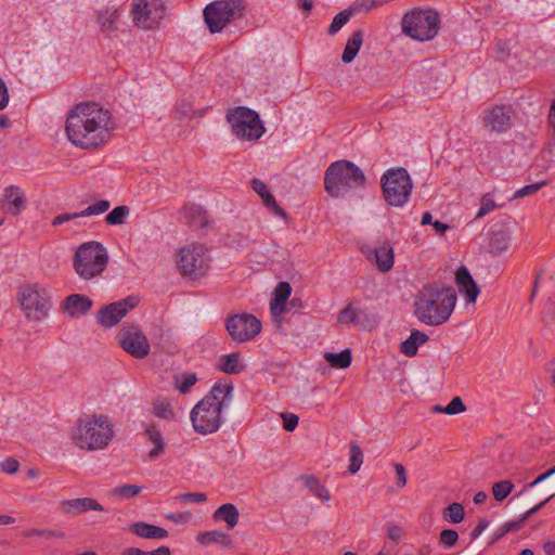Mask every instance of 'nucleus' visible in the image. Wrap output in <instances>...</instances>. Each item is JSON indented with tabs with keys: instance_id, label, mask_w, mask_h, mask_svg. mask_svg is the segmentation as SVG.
I'll list each match as a JSON object with an SVG mask.
<instances>
[{
	"instance_id": "nucleus-1",
	"label": "nucleus",
	"mask_w": 555,
	"mask_h": 555,
	"mask_svg": "<svg viewBox=\"0 0 555 555\" xmlns=\"http://www.w3.org/2000/svg\"><path fill=\"white\" fill-rule=\"evenodd\" d=\"M114 129L111 112L95 102L76 104L69 111L65 125L68 141L83 150L105 145Z\"/></svg>"
},
{
	"instance_id": "nucleus-2",
	"label": "nucleus",
	"mask_w": 555,
	"mask_h": 555,
	"mask_svg": "<svg viewBox=\"0 0 555 555\" xmlns=\"http://www.w3.org/2000/svg\"><path fill=\"white\" fill-rule=\"evenodd\" d=\"M233 384L216 382L208 393L192 409L190 418L197 434L217 433L224 423L225 413L233 401Z\"/></svg>"
},
{
	"instance_id": "nucleus-3",
	"label": "nucleus",
	"mask_w": 555,
	"mask_h": 555,
	"mask_svg": "<svg viewBox=\"0 0 555 555\" xmlns=\"http://www.w3.org/2000/svg\"><path fill=\"white\" fill-rule=\"evenodd\" d=\"M456 294L452 287L425 285L414 300V314L426 325L438 326L446 323L456 305Z\"/></svg>"
},
{
	"instance_id": "nucleus-4",
	"label": "nucleus",
	"mask_w": 555,
	"mask_h": 555,
	"mask_svg": "<svg viewBox=\"0 0 555 555\" xmlns=\"http://www.w3.org/2000/svg\"><path fill=\"white\" fill-rule=\"evenodd\" d=\"M114 437L113 426L106 415L89 414L80 417L72 433L73 443L85 451L105 449Z\"/></svg>"
},
{
	"instance_id": "nucleus-5",
	"label": "nucleus",
	"mask_w": 555,
	"mask_h": 555,
	"mask_svg": "<svg viewBox=\"0 0 555 555\" xmlns=\"http://www.w3.org/2000/svg\"><path fill=\"white\" fill-rule=\"evenodd\" d=\"M366 178L362 169L350 160L332 163L324 176L325 191L333 197H340L351 190L365 185Z\"/></svg>"
},
{
	"instance_id": "nucleus-6",
	"label": "nucleus",
	"mask_w": 555,
	"mask_h": 555,
	"mask_svg": "<svg viewBox=\"0 0 555 555\" xmlns=\"http://www.w3.org/2000/svg\"><path fill=\"white\" fill-rule=\"evenodd\" d=\"M108 255L102 243L90 241L81 244L73 260V267L79 278L91 280L100 275L106 268Z\"/></svg>"
},
{
	"instance_id": "nucleus-7",
	"label": "nucleus",
	"mask_w": 555,
	"mask_h": 555,
	"mask_svg": "<svg viewBox=\"0 0 555 555\" xmlns=\"http://www.w3.org/2000/svg\"><path fill=\"white\" fill-rule=\"evenodd\" d=\"M402 33L418 41H429L440 29L439 13L433 9H413L401 21Z\"/></svg>"
},
{
	"instance_id": "nucleus-8",
	"label": "nucleus",
	"mask_w": 555,
	"mask_h": 555,
	"mask_svg": "<svg viewBox=\"0 0 555 555\" xmlns=\"http://www.w3.org/2000/svg\"><path fill=\"white\" fill-rule=\"evenodd\" d=\"M385 202L392 207H403L410 201L413 182L405 168H390L380 178Z\"/></svg>"
},
{
	"instance_id": "nucleus-9",
	"label": "nucleus",
	"mask_w": 555,
	"mask_h": 555,
	"mask_svg": "<svg viewBox=\"0 0 555 555\" xmlns=\"http://www.w3.org/2000/svg\"><path fill=\"white\" fill-rule=\"evenodd\" d=\"M246 0H215L204 11V21L211 34L221 33L231 22L242 18Z\"/></svg>"
},
{
	"instance_id": "nucleus-10",
	"label": "nucleus",
	"mask_w": 555,
	"mask_h": 555,
	"mask_svg": "<svg viewBox=\"0 0 555 555\" xmlns=\"http://www.w3.org/2000/svg\"><path fill=\"white\" fill-rule=\"evenodd\" d=\"M233 135L240 140L257 141L264 132L263 124L254 109L246 106L230 108L225 115Z\"/></svg>"
},
{
	"instance_id": "nucleus-11",
	"label": "nucleus",
	"mask_w": 555,
	"mask_h": 555,
	"mask_svg": "<svg viewBox=\"0 0 555 555\" xmlns=\"http://www.w3.org/2000/svg\"><path fill=\"white\" fill-rule=\"evenodd\" d=\"M177 266L181 274L191 280L205 276L210 267L206 247L202 244L182 247L177 256Z\"/></svg>"
},
{
	"instance_id": "nucleus-12",
	"label": "nucleus",
	"mask_w": 555,
	"mask_h": 555,
	"mask_svg": "<svg viewBox=\"0 0 555 555\" xmlns=\"http://www.w3.org/2000/svg\"><path fill=\"white\" fill-rule=\"evenodd\" d=\"M20 305L27 319L41 321L49 315L51 297L44 287L38 284H28L21 288Z\"/></svg>"
},
{
	"instance_id": "nucleus-13",
	"label": "nucleus",
	"mask_w": 555,
	"mask_h": 555,
	"mask_svg": "<svg viewBox=\"0 0 555 555\" xmlns=\"http://www.w3.org/2000/svg\"><path fill=\"white\" fill-rule=\"evenodd\" d=\"M166 15L164 0H132L133 25L143 30L157 29Z\"/></svg>"
},
{
	"instance_id": "nucleus-14",
	"label": "nucleus",
	"mask_w": 555,
	"mask_h": 555,
	"mask_svg": "<svg viewBox=\"0 0 555 555\" xmlns=\"http://www.w3.org/2000/svg\"><path fill=\"white\" fill-rule=\"evenodd\" d=\"M261 328L260 320L250 313L230 314L225 319V330L229 336L238 344L253 340L261 332Z\"/></svg>"
},
{
	"instance_id": "nucleus-15",
	"label": "nucleus",
	"mask_w": 555,
	"mask_h": 555,
	"mask_svg": "<svg viewBox=\"0 0 555 555\" xmlns=\"http://www.w3.org/2000/svg\"><path fill=\"white\" fill-rule=\"evenodd\" d=\"M116 339L121 349L135 359H144L150 354V341L138 324L124 325Z\"/></svg>"
},
{
	"instance_id": "nucleus-16",
	"label": "nucleus",
	"mask_w": 555,
	"mask_h": 555,
	"mask_svg": "<svg viewBox=\"0 0 555 555\" xmlns=\"http://www.w3.org/2000/svg\"><path fill=\"white\" fill-rule=\"evenodd\" d=\"M137 305L138 300L132 296L108 304L98 311L96 321L101 326L111 328L117 325Z\"/></svg>"
},
{
	"instance_id": "nucleus-17",
	"label": "nucleus",
	"mask_w": 555,
	"mask_h": 555,
	"mask_svg": "<svg viewBox=\"0 0 555 555\" xmlns=\"http://www.w3.org/2000/svg\"><path fill=\"white\" fill-rule=\"evenodd\" d=\"M512 116L509 105H494L483 111L482 125L492 132L505 133L512 127Z\"/></svg>"
},
{
	"instance_id": "nucleus-18",
	"label": "nucleus",
	"mask_w": 555,
	"mask_h": 555,
	"mask_svg": "<svg viewBox=\"0 0 555 555\" xmlns=\"http://www.w3.org/2000/svg\"><path fill=\"white\" fill-rule=\"evenodd\" d=\"M60 508L67 515H79L88 511H103V506L92 498H79L73 500H62Z\"/></svg>"
},
{
	"instance_id": "nucleus-19",
	"label": "nucleus",
	"mask_w": 555,
	"mask_h": 555,
	"mask_svg": "<svg viewBox=\"0 0 555 555\" xmlns=\"http://www.w3.org/2000/svg\"><path fill=\"white\" fill-rule=\"evenodd\" d=\"M92 305L93 302L88 296L72 294L64 299L62 308L69 317L78 318L87 314Z\"/></svg>"
},
{
	"instance_id": "nucleus-20",
	"label": "nucleus",
	"mask_w": 555,
	"mask_h": 555,
	"mask_svg": "<svg viewBox=\"0 0 555 555\" xmlns=\"http://www.w3.org/2000/svg\"><path fill=\"white\" fill-rule=\"evenodd\" d=\"M455 282L461 293H465L467 304H474L479 295V287L473 280L468 269L464 266L460 267L455 274Z\"/></svg>"
},
{
	"instance_id": "nucleus-21",
	"label": "nucleus",
	"mask_w": 555,
	"mask_h": 555,
	"mask_svg": "<svg viewBox=\"0 0 555 555\" xmlns=\"http://www.w3.org/2000/svg\"><path fill=\"white\" fill-rule=\"evenodd\" d=\"M253 190L261 197L263 205L270 209L272 215L283 219L287 218L286 211L279 206L267 184L260 179L254 178L250 181Z\"/></svg>"
},
{
	"instance_id": "nucleus-22",
	"label": "nucleus",
	"mask_w": 555,
	"mask_h": 555,
	"mask_svg": "<svg viewBox=\"0 0 555 555\" xmlns=\"http://www.w3.org/2000/svg\"><path fill=\"white\" fill-rule=\"evenodd\" d=\"M4 209L12 216H18L25 207L26 197L21 188L10 185L4 189Z\"/></svg>"
},
{
	"instance_id": "nucleus-23",
	"label": "nucleus",
	"mask_w": 555,
	"mask_h": 555,
	"mask_svg": "<svg viewBox=\"0 0 555 555\" xmlns=\"http://www.w3.org/2000/svg\"><path fill=\"white\" fill-rule=\"evenodd\" d=\"M366 257L370 261H375L380 272H388L393 267L395 253L388 242H384L374 249L373 254H367Z\"/></svg>"
},
{
	"instance_id": "nucleus-24",
	"label": "nucleus",
	"mask_w": 555,
	"mask_h": 555,
	"mask_svg": "<svg viewBox=\"0 0 555 555\" xmlns=\"http://www.w3.org/2000/svg\"><path fill=\"white\" fill-rule=\"evenodd\" d=\"M129 531L142 539L164 540L168 538V531L163 528L145 521H137L129 526Z\"/></svg>"
},
{
	"instance_id": "nucleus-25",
	"label": "nucleus",
	"mask_w": 555,
	"mask_h": 555,
	"mask_svg": "<svg viewBox=\"0 0 555 555\" xmlns=\"http://www.w3.org/2000/svg\"><path fill=\"white\" fill-rule=\"evenodd\" d=\"M216 369L224 374L237 375L241 374L246 365L241 359L238 352L222 354L217 359Z\"/></svg>"
},
{
	"instance_id": "nucleus-26",
	"label": "nucleus",
	"mask_w": 555,
	"mask_h": 555,
	"mask_svg": "<svg viewBox=\"0 0 555 555\" xmlns=\"http://www.w3.org/2000/svg\"><path fill=\"white\" fill-rule=\"evenodd\" d=\"M429 337L420 330H412L410 336L400 345V352L412 358L417 354L418 347L426 344Z\"/></svg>"
},
{
	"instance_id": "nucleus-27",
	"label": "nucleus",
	"mask_w": 555,
	"mask_h": 555,
	"mask_svg": "<svg viewBox=\"0 0 555 555\" xmlns=\"http://www.w3.org/2000/svg\"><path fill=\"white\" fill-rule=\"evenodd\" d=\"M212 519L216 522L224 521L228 529H233L238 524L240 512L234 504L225 503L214 512Z\"/></svg>"
},
{
	"instance_id": "nucleus-28",
	"label": "nucleus",
	"mask_w": 555,
	"mask_h": 555,
	"mask_svg": "<svg viewBox=\"0 0 555 555\" xmlns=\"http://www.w3.org/2000/svg\"><path fill=\"white\" fill-rule=\"evenodd\" d=\"M196 541L203 545L216 543L227 548L232 547L233 544L231 537L221 530L199 532L196 537Z\"/></svg>"
},
{
	"instance_id": "nucleus-29",
	"label": "nucleus",
	"mask_w": 555,
	"mask_h": 555,
	"mask_svg": "<svg viewBox=\"0 0 555 555\" xmlns=\"http://www.w3.org/2000/svg\"><path fill=\"white\" fill-rule=\"evenodd\" d=\"M363 43V31L361 29L354 30L348 38L345 49L341 54V61L348 64L354 60Z\"/></svg>"
},
{
	"instance_id": "nucleus-30",
	"label": "nucleus",
	"mask_w": 555,
	"mask_h": 555,
	"mask_svg": "<svg viewBox=\"0 0 555 555\" xmlns=\"http://www.w3.org/2000/svg\"><path fill=\"white\" fill-rule=\"evenodd\" d=\"M304 486L317 498L327 502L331 500L330 491L325 488L321 481L312 475H304L301 477Z\"/></svg>"
},
{
	"instance_id": "nucleus-31",
	"label": "nucleus",
	"mask_w": 555,
	"mask_h": 555,
	"mask_svg": "<svg viewBox=\"0 0 555 555\" xmlns=\"http://www.w3.org/2000/svg\"><path fill=\"white\" fill-rule=\"evenodd\" d=\"M555 496V494H551L550 496H547L545 500H543L542 502H540L539 504L534 505L533 507L529 508L524 515L522 517L519 519V520H511V521H506L502 525V527L504 528L505 532L506 533H509V532H516L520 529L521 527V524L531 515L535 514L537 512H539L541 508H543Z\"/></svg>"
},
{
	"instance_id": "nucleus-32",
	"label": "nucleus",
	"mask_w": 555,
	"mask_h": 555,
	"mask_svg": "<svg viewBox=\"0 0 555 555\" xmlns=\"http://www.w3.org/2000/svg\"><path fill=\"white\" fill-rule=\"evenodd\" d=\"M145 434L149 440L154 444V448L149 452L150 459H155L164 452L165 441L160 430L156 426L146 428Z\"/></svg>"
},
{
	"instance_id": "nucleus-33",
	"label": "nucleus",
	"mask_w": 555,
	"mask_h": 555,
	"mask_svg": "<svg viewBox=\"0 0 555 555\" xmlns=\"http://www.w3.org/2000/svg\"><path fill=\"white\" fill-rule=\"evenodd\" d=\"M326 362L335 369H347L350 366L352 361V354L349 349H345L338 353L326 352L324 354Z\"/></svg>"
},
{
	"instance_id": "nucleus-34",
	"label": "nucleus",
	"mask_w": 555,
	"mask_h": 555,
	"mask_svg": "<svg viewBox=\"0 0 555 555\" xmlns=\"http://www.w3.org/2000/svg\"><path fill=\"white\" fill-rule=\"evenodd\" d=\"M490 250L495 254L503 253L509 247V236L504 231L492 232L489 243Z\"/></svg>"
},
{
	"instance_id": "nucleus-35",
	"label": "nucleus",
	"mask_w": 555,
	"mask_h": 555,
	"mask_svg": "<svg viewBox=\"0 0 555 555\" xmlns=\"http://www.w3.org/2000/svg\"><path fill=\"white\" fill-rule=\"evenodd\" d=\"M142 491V487L137 485H122L111 489L109 495L121 500H128L137 496Z\"/></svg>"
},
{
	"instance_id": "nucleus-36",
	"label": "nucleus",
	"mask_w": 555,
	"mask_h": 555,
	"mask_svg": "<svg viewBox=\"0 0 555 555\" xmlns=\"http://www.w3.org/2000/svg\"><path fill=\"white\" fill-rule=\"evenodd\" d=\"M129 214L130 209L128 206H117L105 216V222L109 225L124 224Z\"/></svg>"
},
{
	"instance_id": "nucleus-37",
	"label": "nucleus",
	"mask_w": 555,
	"mask_h": 555,
	"mask_svg": "<svg viewBox=\"0 0 555 555\" xmlns=\"http://www.w3.org/2000/svg\"><path fill=\"white\" fill-rule=\"evenodd\" d=\"M120 14L117 9L109 11L105 10L104 12H100L99 23L102 30H114L116 29V23L119 18Z\"/></svg>"
},
{
	"instance_id": "nucleus-38",
	"label": "nucleus",
	"mask_w": 555,
	"mask_h": 555,
	"mask_svg": "<svg viewBox=\"0 0 555 555\" xmlns=\"http://www.w3.org/2000/svg\"><path fill=\"white\" fill-rule=\"evenodd\" d=\"M363 463V452L360 446L356 442L350 443V459L348 470L350 474H356L359 472L361 465Z\"/></svg>"
},
{
	"instance_id": "nucleus-39",
	"label": "nucleus",
	"mask_w": 555,
	"mask_h": 555,
	"mask_svg": "<svg viewBox=\"0 0 555 555\" xmlns=\"http://www.w3.org/2000/svg\"><path fill=\"white\" fill-rule=\"evenodd\" d=\"M465 511L461 503H451L444 511L443 518L452 524H459L464 520Z\"/></svg>"
},
{
	"instance_id": "nucleus-40",
	"label": "nucleus",
	"mask_w": 555,
	"mask_h": 555,
	"mask_svg": "<svg viewBox=\"0 0 555 555\" xmlns=\"http://www.w3.org/2000/svg\"><path fill=\"white\" fill-rule=\"evenodd\" d=\"M352 13L350 8L337 13L328 27V35L337 34L349 22Z\"/></svg>"
},
{
	"instance_id": "nucleus-41",
	"label": "nucleus",
	"mask_w": 555,
	"mask_h": 555,
	"mask_svg": "<svg viewBox=\"0 0 555 555\" xmlns=\"http://www.w3.org/2000/svg\"><path fill=\"white\" fill-rule=\"evenodd\" d=\"M198 378L195 373L188 372L176 377V388L181 393H188L190 389L197 383Z\"/></svg>"
},
{
	"instance_id": "nucleus-42",
	"label": "nucleus",
	"mask_w": 555,
	"mask_h": 555,
	"mask_svg": "<svg viewBox=\"0 0 555 555\" xmlns=\"http://www.w3.org/2000/svg\"><path fill=\"white\" fill-rule=\"evenodd\" d=\"M361 310L353 309L351 304L346 306L339 313L337 321L340 324H358Z\"/></svg>"
},
{
	"instance_id": "nucleus-43",
	"label": "nucleus",
	"mask_w": 555,
	"mask_h": 555,
	"mask_svg": "<svg viewBox=\"0 0 555 555\" xmlns=\"http://www.w3.org/2000/svg\"><path fill=\"white\" fill-rule=\"evenodd\" d=\"M111 207L107 199H100L80 211L81 217L99 216L106 212Z\"/></svg>"
},
{
	"instance_id": "nucleus-44",
	"label": "nucleus",
	"mask_w": 555,
	"mask_h": 555,
	"mask_svg": "<svg viewBox=\"0 0 555 555\" xmlns=\"http://www.w3.org/2000/svg\"><path fill=\"white\" fill-rule=\"evenodd\" d=\"M514 485L509 480H502L493 483L492 493L496 501L501 502L505 500L508 494L512 492Z\"/></svg>"
},
{
	"instance_id": "nucleus-45",
	"label": "nucleus",
	"mask_w": 555,
	"mask_h": 555,
	"mask_svg": "<svg viewBox=\"0 0 555 555\" xmlns=\"http://www.w3.org/2000/svg\"><path fill=\"white\" fill-rule=\"evenodd\" d=\"M546 184H547V181H545V180L539 181V182H535L532 184H527V185L520 188L519 190H517L514 193L513 198H522L525 196L532 195V194L537 193L540 189L545 186Z\"/></svg>"
},
{
	"instance_id": "nucleus-46",
	"label": "nucleus",
	"mask_w": 555,
	"mask_h": 555,
	"mask_svg": "<svg viewBox=\"0 0 555 555\" xmlns=\"http://www.w3.org/2000/svg\"><path fill=\"white\" fill-rule=\"evenodd\" d=\"M386 0H361L350 5L351 11L354 12H369L372 8L383 5Z\"/></svg>"
},
{
	"instance_id": "nucleus-47",
	"label": "nucleus",
	"mask_w": 555,
	"mask_h": 555,
	"mask_svg": "<svg viewBox=\"0 0 555 555\" xmlns=\"http://www.w3.org/2000/svg\"><path fill=\"white\" fill-rule=\"evenodd\" d=\"M292 294V286L288 282H280L274 289L273 298L279 302H286Z\"/></svg>"
},
{
	"instance_id": "nucleus-48",
	"label": "nucleus",
	"mask_w": 555,
	"mask_h": 555,
	"mask_svg": "<svg viewBox=\"0 0 555 555\" xmlns=\"http://www.w3.org/2000/svg\"><path fill=\"white\" fill-rule=\"evenodd\" d=\"M440 543L446 546L447 548L453 547L457 540H459V533L453 529H443L440 532Z\"/></svg>"
},
{
	"instance_id": "nucleus-49",
	"label": "nucleus",
	"mask_w": 555,
	"mask_h": 555,
	"mask_svg": "<svg viewBox=\"0 0 555 555\" xmlns=\"http://www.w3.org/2000/svg\"><path fill=\"white\" fill-rule=\"evenodd\" d=\"M178 500L184 504L206 502L207 495L199 492H186L178 495Z\"/></svg>"
},
{
	"instance_id": "nucleus-50",
	"label": "nucleus",
	"mask_w": 555,
	"mask_h": 555,
	"mask_svg": "<svg viewBox=\"0 0 555 555\" xmlns=\"http://www.w3.org/2000/svg\"><path fill=\"white\" fill-rule=\"evenodd\" d=\"M465 410H466V406L460 397H454L446 405V414H448V415L460 414V413L464 412Z\"/></svg>"
},
{
	"instance_id": "nucleus-51",
	"label": "nucleus",
	"mask_w": 555,
	"mask_h": 555,
	"mask_svg": "<svg viewBox=\"0 0 555 555\" xmlns=\"http://www.w3.org/2000/svg\"><path fill=\"white\" fill-rule=\"evenodd\" d=\"M283 428L286 431H294L299 423V417L294 413H282Z\"/></svg>"
},
{
	"instance_id": "nucleus-52",
	"label": "nucleus",
	"mask_w": 555,
	"mask_h": 555,
	"mask_svg": "<svg viewBox=\"0 0 555 555\" xmlns=\"http://www.w3.org/2000/svg\"><path fill=\"white\" fill-rule=\"evenodd\" d=\"M23 535L26 538H33V537H41V538H53L57 537L56 532L51 529H36L31 528L23 532Z\"/></svg>"
},
{
	"instance_id": "nucleus-53",
	"label": "nucleus",
	"mask_w": 555,
	"mask_h": 555,
	"mask_svg": "<svg viewBox=\"0 0 555 555\" xmlns=\"http://www.w3.org/2000/svg\"><path fill=\"white\" fill-rule=\"evenodd\" d=\"M20 463L17 460L13 457H7L0 463V469L1 472L13 475L18 470Z\"/></svg>"
},
{
	"instance_id": "nucleus-54",
	"label": "nucleus",
	"mask_w": 555,
	"mask_h": 555,
	"mask_svg": "<svg viewBox=\"0 0 555 555\" xmlns=\"http://www.w3.org/2000/svg\"><path fill=\"white\" fill-rule=\"evenodd\" d=\"M496 208V204L492 198H482L480 207L476 214V218H482Z\"/></svg>"
},
{
	"instance_id": "nucleus-55",
	"label": "nucleus",
	"mask_w": 555,
	"mask_h": 555,
	"mask_svg": "<svg viewBox=\"0 0 555 555\" xmlns=\"http://www.w3.org/2000/svg\"><path fill=\"white\" fill-rule=\"evenodd\" d=\"M166 518L175 524H186L191 518L189 512H176L166 515Z\"/></svg>"
},
{
	"instance_id": "nucleus-56",
	"label": "nucleus",
	"mask_w": 555,
	"mask_h": 555,
	"mask_svg": "<svg viewBox=\"0 0 555 555\" xmlns=\"http://www.w3.org/2000/svg\"><path fill=\"white\" fill-rule=\"evenodd\" d=\"M286 310V302H279L276 299L270 301V312L274 319L280 318Z\"/></svg>"
},
{
	"instance_id": "nucleus-57",
	"label": "nucleus",
	"mask_w": 555,
	"mask_h": 555,
	"mask_svg": "<svg viewBox=\"0 0 555 555\" xmlns=\"http://www.w3.org/2000/svg\"><path fill=\"white\" fill-rule=\"evenodd\" d=\"M395 470L397 475V486L403 488L408 482L405 468L402 464L396 463Z\"/></svg>"
},
{
	"instance_id": "nucleus-58",
	"label": "nucleus",
	"mask_w": 555,
	"mask_h": 555,
	"mask_svg": "<svg viewBox=\"0 0 555 555\" xmlns=\"http://www.w3.org/2000/svg\"><path fill=\"white\" fill-rule=\"evenodd\" d=\"M76 218H81L80 216V211L79 212H73V214H62V215H57L56 217H54V219L52 220V225L53 227H56V225H61L67 221H70V220H74Z\"/></svg>"
},
{
	"instance_id": "nucleus-59",
	"label": "nucleus",
	"mask_w": 555,
	"mask_h": 555,
	"mask_svg": "<svg viewBox=\"0 0 555 555\" xmlns=\"http://www.w3.org/2000/svg\"><path fill=\"white\" fill-rule=\"evenodd\" d=\"M489 520L486 518H480L476 525V527L470 531V539L476 540L479 535L488 528Z\"/></svg>"
},
{
	"instance_id": "nucleus-60",
	"label": "nucleus",
	"mask_w": 555,
	"mask_h": 555,
	"mask_svg": "<svg viewBox=\"0 0 555 555\" xmlns=\"http://www.w3.org/2000/svg\"><path fill=\"white\" fill-rule=\"evenodd\" d=\"M9 91L4 81L0 78V111L5 108L9 103Z\"/></svg>"
},
{
	"instance_id": "nucleus-61",
	"label": "nucleus",
	"mask_w": 555,
	"mask_h": 555,
	"mask_svg": "<svg viewBox=\"0 0 555 555\" xmlns=\"http://www.w3.org/2000/svg\"><path fill=\"white\" fill-rule=\"evenodd\" d=\"M554 474H555V466L550 468L545 473L539 475L531 483H529V487L530 488L535 487L537 485L543 482L544 480H546L547 478H550Z\"/></svg>"
},
{
	"instance_id": "nucleus-62",
	"label": "nucleus",
	"mask_w": 555,
	"mask_h": 555,
	"mask_svg": "<svg viewBox=\"0 0 555 555\" xmlns=\"http://www.w3.org/2000/svg\"><path fill=\"white\" fill-rule=\"evenodd\" d=\"M141 555H171V552L168 546L162 545L151 552H145L141 550Z\"/></svg>"
},
{
	"instance_id": "nucleus-63",
	"label": "nucleus",
	"mask_w": 555,
	"mask_h": 555,
	"mask_svg": "<svg viewBox=\"0 0 555 555\" xmlns=\"http://www.w3.org/2000/svg\"><path fill=\"white\" fill-rule=\"evenodd\" d=\"M388 538L393 541H398L401 538V529L397 526L388 528Z\"/></svg>"
},
{
	"instance_id": "nucleus-64",
	"label": "nucleus",
	"mask_w": 555,
	"mask_h": 555,
	"mask_svg": "<svg viewBox=\"0 0 555 555\" xmlns=\"http://www.w3.org/2000/svg\"><path fill=\"white\" fill-rule=\"evenodd\" d=\"M543 551L546 555H555V541H546L543 544Z\"/></svg>"
}]
</instances>
